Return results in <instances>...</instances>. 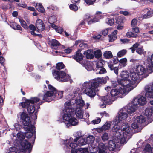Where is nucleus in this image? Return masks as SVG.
I'll return each mask as SVG.
<instances>
[{
	"instance_id": "f257e3e1",
	"label": "nucleus",
	"mask_w": 153,
	"mask_h": 153,
	"mask_svg": "<svg viewBox=\"0 0 153 153\" xmlns=\"http://www.w3.org/2000/svg\"><path fill=\"white\" fill-rule=\"evenodd\" d=\"M108 76L102 78L98 77L84 83L83 86H85V93L91 98H93L96 95V89L102 84H105L108 80Z\"/></svg>"
},
{
	"instance_id": "f03ea898",
	"label": "nucleus",
	"mask_w": 153,
	"mask_h": 153,
	"mask_svg": "<svg viewBox=\"0 0 153 153\" xmlns=\"http://www.w3.org/2000/svg\"><path fill=\"white\" fill-rule=\"evenodd\" d=\"M146 103V98L141 96L139 98H135L133 101L128 104L127 107L126 112L129 114H131L135 111L137 106L138 105L143 106Z\"/></svg>"
},
{
	"instance_id": "7ed1b4c3",
	"label": "nucleus",
	"mask_w": 153,
	"mask_h": 153,
	"mask_svg": "<svg viewBox=\"0 0 153 153\" xmlns=\"http://www.w3.org/2000/svg\"><path fill=\"white\" fill-rule=\"evenodd\" d=\"M121 79L117 80L118 83L123 87H128L130 86L131 80L129 78V73L126 71H123L120 74Z\"/></svg>"
},
{
	"instance_id": "20e7f679",
	"label": "nucleus",
	"mask_w": 153,
	"mask_h": 153,
	"mask_svg": "<svg viewBox=\"0 0 153 153\" xmlns=\"http://www.w3.org/2000/svg\"><path fill=\"white\" fill-rule=\"evenodd\" d=\"M52 74L55 79L62 82H67L70 79V76L64 71L53 70Z\"/></svg>"
},
{
	"instance_id": "39448f33",
	"label": "nucleus",
	"mask_w": 153,
	"mask_h": 153,
	"mask_svg": "<svg viewBox=\"0 0 153 153\" xmlns=\"http://www.w3.org/2000/svg\"><path fill=\"white\" fill-rule=\"evenodd\" d=\"M115 124L112 128V134L115 139L116 138L118 140V142H120V143H123L122 140L124 138V135L121 134L122 130L120 129V126L117 124Z\"/></svg>"
},
{
	"instance_id": "423d86ee",
	"label": "nucleus",
	"mask_w": 153,
	"mask_h": 153,
	"mask_svg": "<svg viewBox=\"0 0 153 153\" xmlns=\"http://www.w3.org/2000/svg\"><path fill=\"white\" fill-rule=\"evenodd\" d=\"M53 95V92L52 91H48L43 96L42 100L39 102L37 105L38 108H40V105L45 102H50L53 99L52 97Z\"/></svg>"
},
{
	"instance_id": "0eeeda50",
	"label": "nucleus",
	"mask_w": 153,
	"mask_h": 153,
	"mask_svg": "<svg viewBox=\"0 0 153 153\" xmlns=\"http://www.w3.org/2000/svg\"><path fill=\"white\" fill-rule=\"evenodd\" d=\"M23 99L25 101L20 103L19 105L23 107H25V105H34L35 103H37L40 100V99L37 97H31L30 99H27L26 97H23Z\"/></svg>"
},
{
	"instance_id": "6e6552de",
	"label": "nucleus",
	"mask_w": 153,
	"mask_h": 153,
	"mask_svg": "<svg viewBox=\"0 0 153 153\" xmlns=\"http://www.w3.org/2000/svg\"><path fill=\"white\" fill-rule=\"evenodd\" d=\"M21 150L22 152L27 153H30L32 150V146L30 143L27 140H25L22 141L21 143Z\"/></svg>"
},
{
	"instance_id": "1a4fd4ad",
	"label": "nucleus",
	"mask_w": 153,
	"mask_h": 153,
	"mask_svg": "<svg viewBox=\"0 0 153 153\" xmlns=\"http://www.w3.org/2000/svg\"><path fill=\"white\" fill-rule=\"evenodd\" d=\"M25 107H23L22 106V108H26L27 109V112L29 114H34L32 116H33L34 117L33 118L32 117V118H33L34 120L37 119V111H35L36 108L35 107L34 105L29 104L28 105H25Z\"/></svg>"
},
{
	"instance_id": "9d476101",
	"label": "nucleus",
	"mask_w": 153,
	"mask_h": 153,
	"mask_svg": "<svg viewBox=\"0 0 153 153\" xmlns=\"http://www.w3.org/2000/svg\"><path fill=\"white\" fill-rule=\"evenodd\" d=\"M125 87H123V88L119 87V88L117 87V88H114L111 89L110 94L111 95V98L113 97H115L120 94L123 95L126 92V89Z\"/></svg>"
},
{
	"instance_id": "9b49d317",
	"label": "nucleus",
	"mask_w": 153,
	"mask_h": 153,
	"mask_svg": "<svg viewBox=\"0 0 153 153\" xmlns=\"http://www.w3.org/2000/svg\"><path fill=\"white\" fill-rule=\"evenodd\" d=\"M103 14L101 11H97L94 15L93 18L88 22V24L91 25L99 22L100 19L103 17Z\"/></svg>"
},
{
	"instance_id": "f8f14e48",
	"label": "nucleus",
	"mask_w": 153,
	"mask_h": 153,
	"mask_svg": "<svg viewBox=\"0 0 153 153\" xmlns=\"http://www.w3.org/2000/svg\"><path fill=\"white\" fill-rule=\"evenodd\" d=\"M146 91L145 95L147 98H153V82L152 85H149L145 87Z\"/></svg>"
},
{
	"instance_id": "ddd939ff",
	"label": "nucleus",
	"mask_w": 153,
	"mask_h": 153,
	"mask_svg": "<svg viewBox=\"0 0 153 153\" xmlns=\"http://www.w3.org/2000/svg\"><path fill=\"white\" fill-rule=\"evenodd\" d=\"M74 112H71L70 111H68L65 110H63L61 114L62 115L63 119L67 121V123H68V121H69L71 118L73 116Z\"/></svg>"
},
{
	"instance_id": "4468645a",
	"label": "nucleus",
	"mask_w": 153,
	"mask_h": 153,
	"mask_svg": "<svg viewBox=\"0 0 153 153\" xmlns=\"http://www.w3.org/2000/svg\"><path fill=\"white\" fill-rule=\"evenodd\" d=\"M101 101L102 102L103 104L104 105L103 108L106 107L107 105H111L114 100H112V98L110 96L107 95L106 96L102 97L101 99Z\"/></svg>"
},
{
	"instance_id": "2eb2a0df",
	"label": "nucleus",
	"mask_w": 153,
	"mask_h": 153,
	"mask_svg": "<svg viewBox=\"0 0 153 153\" xmlns=\"http://www.w3.org/2000/svg\"><path fill=\"white\" fill-rule=\"evenodd\" d=\"M128 117V114L126 112H119L118 113V116L117 118L114 120V122L115 124H118L120 121H122L126 119Z\"/></svg>"
},
{
	"instance_id": "dca6fc26",
	"label": "nucleus",
	"mask_w": 153,
	"mask_h": 153,
	"mask_svg": "<svg viewBox=\"0 0 153 153\" xmlns=\"http://www.w3.org/2000/svg\"><path fill=\"white\" fill-rule=\"evenodd\" d=\"M48 88L49 90H52L53 92V94H54L55 96L57 99H61L62 98L63 92V91H58L55 88L51 85H48Z\"/></svg>"
},
{
	"instance_id": "f3484780",
	"label": "nucleus",
	"mask_w": 153,
	"mask_h": 153,
	"mask_svg": "<svg viewBox=\"0 0 153 153\" xmlns=\"http://www.w3.org/2000/svg\"><path fill=\"white\" fill-rule=\"evenodd\" d=\"M26 122H25V123L23 121L21 122L22 123L23 125L25 126L23 127V128L25 130H28L30 131L33 129L35 128V127L33 125H32L31 124V120L30 118V119H28V120H25Z\"/></svg>"
},
{
	"instance_id": "a211bd4d",
	"label": "nucleus",
	"mask_w": 153,
	"mask_h": 153,
	"mask_svg": "<svg viewBox=\"0 0 153 153\" xmlns=\"http://www.w3.org/2000/svg\"><path fill=\"white\" fill-rule=\"evenodd\" d=\"M35 25L37 29L36 31L38 32L43 31L45 28V26L43 22L39 19L36 20Z\"/></svg>"
},
{
	"instance_id": "6ab92c4d",
	"label": "nucleus",
	"mask_w": 153,
	"mask_h": 153,
	"mask_svg": "<svg viewBox=\"0 0 153 153\" xmlns=\"http://www.w3.org/2000/svg\"><path fill=\"white\" fill-rule=\"evenodd\" d=\"M72 57L76 61L79 63H81L83 59L84 56L79 51H77L76 52L75 55L72 56Z\"/></svg>"
},
{
	"instance_id": "aec40b11",
	"label": "nucleus",
	"mask_w": 153,
	"mask_h": 153,
	"mask_svg": "<svg viewBox=\"0 0 153 153\" xmlns=\"http://www.w3.org/2000/svg\"><path fill=\"white\" fill-rule=\"evenodd\" d=\"M136 71L139 75H141L145 74L146 72L145 68L142 65H139L136 66Z\"/></svg>"
},
{
	"instance_id": "412c9836",
	"label": "nucleus",
	"mask_w": 153,
	"mask_h": 153,
	"mask_svg": "<svg viewBox=\"0 0 153 153\" xmlns=\"http://www.w3.org/2000/svg\"><path fill=\"white\" fill-rule=\"evenodd\" d=\"M122 130V132L121 134L124 135V138L123 139L125 140L124 137L125 136H124V135H127L128 134H129L132 130L131 129L130 126L128 125H126L124 126Z\"/></svg>"
},
{
	"instance_id": "4be33fe9",
	"label": "nucleus",
	"mask_w": 153,
	"mask_h": 153,
	"mask_svg": "<svg viewBox=\"0 0 153 153\" xmlns=\"http://www.w3.org/2000/svg\"><path fill=\"white\" fill-rule=\"evenodd\" d=\"M78 123V120L74 117H72L68 121V123H65V124L67 127L71 126H75Z\"/></svg>"
},
{
	"instance_id": "5701e85b",
	"label": "nucleus",
	"mask_w": 153,
	"mask_h": 153,
	"mask_svg": "<svg viewBox=\"0 0 153 153\" xmlns=\"http://www.w3.org/2000/svg\"><path fill=\"white\" fill-rule=\"evenodd\" d=\"M65 108L63 110H66L70 111L71 112H74L75 111V108H73L72 106V105L70 101H69L68 102H66L65 104Z\"/></svg>"
},
{
	"instance_id": "b1692460",
	"label": "nucleus",
	"mask_w": 153,
	"mask_h": 153,
	"mask_svg": "<svg viewBox=\"0 0 153 153\" xmlns=\"http://www.w3.org/2000/svg\"><path fill=\"white\" fill-rule=\"evenodd\" d=\"M83 54L85 56L86 58L88 59H92L94 57L93 50H92L88 49L85 51Z\"/></svg>"
},
{
	"instance_id": "393cba45",
	"label": "nucleus",
	"mask_w": 153,
	"mask_h": 153,
	"mask_svg": "<svg viewBox=\"0 0 153 153\" xmlns=\"http://www.w3.org/2000/svg\"><path fill=\"white\" fill-rule=\"evenodd\" d=\"M20 122L23 121L24 122H26L25 120H28V119H30V117L28 115V114L24 112H22L20 113ZM25 123V122H24Z\"/></svg>"
},
{
	"instance_id": "a878e982",
	"label": "nucleus",
	"mask_w": 153,
	"mask_h": 153,
	"mask_svg": "<svg viewBox=\"0 0 153 153\" xmlns=\"http://www.w3.org/2000/svg\"><path fill=\"white\" fill-rule=\"evenodd\" d=\"M51 47L52 48L55 49H57V47L61 45L59 41L54 39H52L50 42Z\"/></svg>"
},
{
	"instance_id": "bb28decb",
	"label": "nucleus",
	"mask_w": 153,
	"mask_h": 153,
	"mask_svg": "<svg viewBox=\"0 0 153 153\" xmlns=\"http://www.w3.org/2000/svg\"><path fill=\"white\" fill-rule=\"evenodd\" d=\"M145 115L147 117H150L153 114V106H149L145 111Z\"/></svg>"
},
{
	"instance_id": "cd10ccee",
	"label": "nucleus",
	"mask_w": 153,
	"mask_h": 153,
	"mask_svg": "<svg viewBox=\"0 0 153 153\" xmlns=\"http://www.w3.org/2000/svg\"><path fill=\"white\" fill-rule=\"evenodd\" d=\"M108 147L109 151H114L116 148V142L113 140H109L108 143Z\"/></svg>"
},
{
	"instance_id": "c85d7f7f",
	"label": "nucleus",
	"mask_w": 153,
	"mask_h": 153,
	"mask_svg": "<svg viewBox=\"0 0 153 153\" xmlns=\"http://www.w3.org/2000/svg\"><path fill=\"white\" fill-rule=\"evenodd\" d=\"M131 80L135 81L139 80V75L137 73L135 72H131L130 74V77Z\"/></svg>"
},
{
	"instance_id": "c756f323",
	"label": "nucleus",
	"mask_w": 153,
	"mask_h": 153,
	"mask_svg": "<svg viewBox=\"0 0 153 153\" xmlns=\"http://www.w3.org/2000/svg\"><path fill=\"white\" fill-rule=\"evenodd\" d=\"M127 59L126 58L121 59L119 60L118 68H121L125 67L127 65Z\"/></svg>"
},
{
	"instance_id": "7c9ffc66",
	"label": "nucleus",
	"mask_w": 153,
	"mask_h": 153,
	"mask_svg": "<svg viewBox=\"0 0 153 153\" xmlns=\"http://www.w3.org/2000/svg\"><path fill=\"white\" fill-rule=\"evenodd\" d=\"M9 25L14 30L22 31V29L20 25L15 22H10Z\"/></svg>"
},
{
	"instance_id": "2f4dec72",
	"label": "nucleus",
	"mask_w": 153,
	"mask_h": 153,
	"mask_svg": "<svg viewBox=\"0 0 153 153\" xmlns=\"http://www.w3.org/2000/svg\"><path fill=\"white\" fill-rule=\"evenodd\" d=\"M144 11L145 12H146V13L143 16V19H147L149 18L152 17L153 15V11L148 10V8L144 9Z\"/></svg>"
},
{
	"instance_id": "473e14b6",
	"label": "nucleus",
	"mask_w": 153,
	"mask_h": 153,
	"mask_svg": "<svg viewBox=\"0 0 153 153\" xmlns=\"http://www.w3.org/2000/svg\"><path fill=\"white\" fill-rule=\"evenodd\" d=\"M75 102L77 107L79 108H82L85 105L84 102L82 99H76L75 100Z\"/></svg>"
},
{
	"instance_id": "72a5a7b5",
	"label": "nucleus",
	"mask_w": 153,
	"mask_h": 153,
	"mask_svg": "<svg viewBox=\"0 0 153 153\" xmlns=\"http://www.w3.org/2000/svg\"><path fill=\"white\" fill-rule=\"evenodd\" d=\"M33 130L34 129L29 131L28 130H25V131H27V132H25V136L26 138H30L34 134V139H35L36 131L34 130V133L33 131L32 132V131H33Z\"/></svg>"
},
{
	"instance_id": "f704fd0d",
	"label": "nucleus",
	"mask_w": 153,
	"mask_h": 153,
	"mask_svg": "<svg viewBox=\"0 0 153 153\" xmlns=\"http://www.w3.org/2000/svg\"><path fill=\"white\" fill-rule=\"evenodd\" d=\"M95 138L92 136L89 135L87 137L86 139L85 143L86 144H90L91 145L94 143Z\"/></svg>"
},
{
	"instance_id": "c9c22d12",
	"label": "nucleus",
	"mask_w": 153,
	"mask_h": 153,
	"mask_svg": "<svg viewBox=\"0 0 153 153\" xmlns=\"http://www.w3.org/2000/svg\"><path fill=\"white\" fill-rule=\"evenodd\" d=\"M145 121V117L142 115H140L136 117L135 121L138 123L141 124L143 123Z\"/></svg>"
},
{
	"instance_id": "e433bc0d",
	"label": "nucleus",
	"mask_w": 153,
	"mask_h": 153,
	"mask_svg": "<svg viewBox=\"0 0 153 153\" xmlns=\"http://www.w3.org/2000/svg\"><path fill=\"white\" fill-rule=\"evenodd\" d=\"M75 113L76 116L79 118H82L83 117V112L80 108H76Z\"/></svg>"
},
{
	"instance_id": "4c0bfd02",
	"label": "nucleus",
	"mask_w": 153,
	"mask_h": 153,
	"mask_svg": "<svg viewBox=\"0 0 153 153\" xmlns=\"http://www.w3.org/2000/svg\"><path fill=\"white\" fill-rule=\"evenodd\" d=\"M111 123L109 122H106L101 128L102 131L109 130L110 128Z\"/></svg>"
},
{
	"instance_id": "58836bf2",
	"label": "nucleus",
	"mask_w": 153,
	"mask_h": 153,
	"mask_svg": "<svg viewBox=\"0 0 153 153\" xmlns=\"http://www.w3.org/2000/svg\"><path fill=\"white\" fill-rule=\"evenodd\" d=\"M35 7L37 10L39 12L42 13H43L45 12V9L42 4L41 3H39L38 4H37Z\"/></svg>"
},
{
	"instance_id": "ea45409f",
	"label": "nucleus",
	"mask_w": 153,
	"mask_h": 153,
	"mask_svg": "<svg viewBox=\"0 0 153 153\" xmlns=\"http://www.w3.org/2000/svg\"><path fill=\"white\" fill-rule=\"evenodd\" d=\"M147 60L149 64L148 66L151 68H153V54L151 55L150 57L148 58Z\"/></svg>"
},
{
	"instance_id": "a19ab883",
	"label": "nucleus",
	"mask_w": 153,
	"mask_h": 153,
	"mask_svg": "<svg viewBox=\"0 0 153 153\" xmlns=\"http://www.w3.org/2000/svg\"><path fill=\"white\" fill-rule=\"evenodd\" d=\"M104 57L106 59H109L112 57L113 55L110 51H106L103 54Z\"/></svg>"
},
{
	"instance_id": "79ce46f5",
	"label": "nucleus",
	"mask_w": 153,
	"mask_h": 153,
	"mask_svg": "<svg viewBox=\"0 0 153 153\" xmlns=\"http://www.w3.org/2000/svg\"><path fill=\"white\" fill-rule=\"evenodd\" d=\"M94 56L96 58H99L102 56L101 51L100 50H97L94 51L93 53Z\"/></svg>"
},
{
	"instance_id": "37998d69",
	"label": "nucleus",
	"mask_w": 153,
	"mask_h": 153,
	"mask_svg": "<svg viewBox=\"0 0 153 153\" xmlns=\"http://www.w3.org/2000/svg\"><path fill=\"white\" fill-rule=\"evenodd\" d=\"M19 21L20 22L21 26L25 29L28 28V26L27 25L26 22L23 19L19 18Z\"/></svg>"
},
{
	"instance_id": "c03bdc74",
	"label": "nucleus",
	"mask_w": 153,
	"mask_h": 153,
	"mask_svg": "<svg viewBox=\"0 0 153 153\" xmlns=\"http://www.w3.org/2000/svg\"><path fill=\"white\" fill-rule=\"evenodd\" d=\"M108 67L110 70L111 71H114V72L117 74H118V68L117 67H114L112 64H109Z\"/></svg>"
},
{
	"instance_id": "a18cd8bd",
	"label": "nucleus",
	"mask_w": 153,
	"mask_h": 153,
	"mask_svg": "<svg viewBox=\"0 0 153 153\" xmlns=\"http://www.w3.org/2000/svg\"><path fill=\"white\" fill-rule=\"evenodd\" d=\"M127 53V51L125 49L119 51L117 54V57L120 58L123 56Z\"/></svg>"
},
{
	"instance_id": "49530a36",
	"label": "nucleus",
	"mask_w": 153,
	"mask_h": 153,
	"mask_svg": "<svg viewBox=\"0 0 153 153\" xmlns=\"http://www.w3.org/2000/svg\"><path fill=\"white\" fill-rule=\"evenodd\" d=\"M28 28H29V29L31 30L30 31V34L32 35L33 34H34L35 33V31H37L36 30V26L35 27L33 25V24H30L29 25V27H28Z\"/></svg>"
},
{
	"instance_id": "de8ad7c7",
	"label": "nucleus",
	"mask_w": 153,
	"mask_h": 153,
	"mask_svg": "<svg viewBox=\"0 0 153 153\" xmlns=\"http://www.w3.org/2000/svg\"><path fill=\"white\" fill-rule=\"evenodd\" d=\"M57 21L56 18L54 16H51L49 17L48 22L50 24H52L55 22Z\"/></svg>"
},
{
	"instance_id": "09e8293b",
	"label": "nucleus",
	"mask_w": 153,
	"mask_h": 153,
	"mask_svg": "<svg viewBox=\"0 0 153 153\" xmlns=\"http://www.w3.org/2000/svg\"><path fill=\"white\" fill-rule=\"evenodd\" d=\"M126 36L127 37H134L137 38L138 35L137 34L131 32H128L126 34Z\"/></svg>"
},
{
	"instance_id": "8fccbe9b",
	"label": "nucleus",
	"mask_w": 153,
	"mask_h": 153,
	"mask_svg": "<svg viewBox=\"0 0 153 153\" xmlns=\"http://www.w3.org/2000/svg\"><path fill=\"white\" fill-rule=\"evenodd\" d=\"M85 144H86V143H85V139L81 137H79V141L78 142V145L79 146H82Z\"/></svg>"
},
{
	"instance_id": "3c124183",
	"label": "nucleus",
	"mask_w": 153,
	"mask_h": 153,
	"mask_svg": "<svg viewBox=\"0 0 153 153\" xmlns=\"http://www.w3.org/2000/svg\"><path fill=\"white\" fill-rule=\"evenodd\" d=\"M65 66L62 62L58 63L56 64V68L59 70L63 69Z\"/></svg>"
},
{
	"instance_id": "603ef678",
	"label": "nucleus",
	"mask_w": 153,
	"mask_h": 153,
	"mask_svg": "<svg viewBox=\"0 0 153 153\" xmlns=\"http://www.w3.org/2000/svg\"><path fill=\"white\" fill-rule=\"evenodd\" d=\"M70 8L72 10L76 11L78 10L77 6L74 4H71L69 5Z\"/></svg>"
},
{
	"instance_id": "864d4df0",
	"label": "nucleus",
	"mask_w": 153,
	"mask_h": 153,
	"mask_svg": "<svg viewBox=\"0 0 153 153\" xmlns=\"http://www.w3.org/2000/svg\"><path fill=\"white\" fill-rule=\"evenodd\" d=\"M106 22L108 25L112 26L114 24V20L113 19L107 18Z\"/></svg>"
},
{
	"instance_id": "5fc2aeb1",
	"label": "nucleus",
	"mask_w": 153,
	"mask_h": 153,
	"mask_svg": "<svg viewBox=\"0 0 153 153\" xmlns=\"http://www.w3.org/2000/svg\"><path fill=\"white\" fill-rule=\"evenodd\" d=\"M109 38V42H111L114 41L117 38V36L115 35H108Z\"/></svg>"
},
{
	"instance_id": "6e6d98bb",
	"label": "nucleus",
	"mask_w": 153,
	"mask_h": 153,
	"mask_svg": "<svg viewBox=\"0 0 153 153\" xmlns=\"http://www.w3.org/2000/svg\"><path fill=\"white\" fill-rule=\"evenodd\" d=\"M116 19V23L119 25H122L123 23V19L120 17H118Z\"/></svg>"
},
{
	"instance_id": "4d7b16f0",
	"label": "nucleus",
	"mask_w": 153,
	"mask_h": 153,
	"mask_svg": "<svg viewBox=\"0 0 153 153\" xmlns=\"http://www.w3.org/2000/svg\"><path fill=\"white\" fill-rule=\"evenodd\" d=\"M152 150L151 147L150 145L149 144H147L145 146L144 149V150L146 152H149Z\"/></svg>"
},
{
	"instance_id": "13d9d810",
	"label": "nucleus",
	"mask_w": 153,
	"mask_h": 153,
	"mask_svg": "<svg viewBox=\"0 0 153 153\" xmlns=\"http://www.w3.org/2000/svg\"><path fill=\"white\" fill-rule=\"evenodd\" d=\"M25 136L23 134L20 133H18L17 134V137L19 140L21 141L24 140H23L25 137Z\"/></svg>"
},
{
	"instance_id": "bf43d9fd",
	"label": "nucleus",
	"mask_w": 153,
	"mask_h": 153,
	"mask_svg": "<svg viewBox=\"0 0 153 153\" xmlns=\"http://www.w3.org/2000/svg\"><path fill=\"white\" fill-rule=\"evenodd\" d=\"M136 52L140 55H142L143 53V47L138 48L136 50Z\"/></svg>"
},
{
	"instance_id": "052dcab7",
	"label": "nucleus",
	"mask_w": 153,
	"mask_h": 153,
	"mask_svg": "<svg viewBox=\"0 0 153 153\" xmlns=\"http://www.w3.org/2000/svg\"><path fill=\"white\" fill-rule=\"evenodd\" d=\"M102 138L103 141L108 140L109 139L108 133H104L102 136Z\"/></svg>"
},
{
	"instance_id": "680f3d73",
	"label": "nucleus",
	"mask_w": 153,
	"mask_h": 153,
	"mask_svg": "<svg viewBox=\"0 0 153 153\" xmlns=\"http://www.w3.org/2000/svg\"><path fill=\"white\" fill-rule=\"evenodd\" d=\"M137 20L135 18L133 19L131 22V27H136L137 25Z\"/></svg>"
},
{
	"instance_id": "e2e57ef3",
	"label": "nucleus",
	"mask_w": 153,
	"mask_h": 153,
	"mask_svg": "<svg viewBox=\"0 0 153 153\" xmlns=\"http://www.w3.org/2000/svg\"><path fill=\"white\" fill-rule=\"evenodd\" d=\"M98 147L99 149V150L101 151H104L105 152V148L104 144L103 143H100L98 145Z\"/></svg>"
},
{
	"instance_id": "0e129e2a",
	"label": "nucleus",
	"mask_w": 153,
	"mask_h": 153,
	"mask_svg": "<svg viewBox=\"0 0 153 153\" xmlns=\"http://www.w3.org/2000/svg\"><path fill=\"white\" fill-rule=\"evenodd\" d=\"M96 0H84V1L88 5H91L94 3Z\"/></svg>"
},
{
	"instance_id": "69168bd1",
	"label": "nucleus",
	"mask_w": 153,
	"mask_h": 153,
	"mask_svg": "<svg viewBox=\"0 0 153 153\" xmlns=\"http://www.w3.org/2000/svg\"><path fill=\"white\" fill-rule=\"evenodd\" d=\"M78 146V144H76L75 142L71 143L69 145V146L72 149H75L76 147H77Z\"/></svg>"
},
{
	"instance_id": "338daca9",
	"label": "nucleus",
	"mask_w": 153,
	"mask_h": 153,
	"mask_svg": "<svg viewBox=\"0 0 153 153\" xmlns=\"http://www.w3.org/2000/svg\"><path fill=\"white\" fill-rule=\"evenodd\" d=\"M96 67L97 69H99L103 67V64L102 62L100 61L97 63Z\"/></svg>"
},
{
	"instance_id": "774afa93",
	"label": "nucleus",
	"mask_w": 153,
	"mask_h": 153,
	"mask_svg": "<svg viewBox=\"0 0 153 153\" xmlns=\"http://www.w3.org/2000/svg\"><path fill=\"white\" fill-rule=\"evenodd\" d=\"M58 33L61 34L63 31V29L60 27H58L55 30Z\"/></svg>"
}]
</instances>
